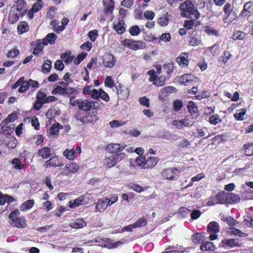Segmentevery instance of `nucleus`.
I'll use <instances>...</instances> for the list:
<instances>
[{"mask_svg": "<svg viewBox=\"0 0 253 253\" xmlns=\"http://www.w3.org/2000/svg\"><path fill=\"white\" fill-rule=\"evenodd\" d=\"M200 249L203 251H213L215 250L216 247L212 242L206 241L203 243Z\"/></svg>", "mask_w": 253, "mask_h": 253, "instance_id": "5701e85b", "label": "nucleus"}, {"mask_svg": "<svg viewBox=\"0 0 253 253\" xmlns=\"http://www.w3.org/2000/svg\"><path fill=\"white\" fill-rule=\"evenodd\" d=\"M61 58L66 64H68L73 61L74 57L70 52H66L61 55Z\"/></svg>", "mask_w": 253, "mask_h": 253, "instance_id": "473e14b6", "label": "nucleus"}, {"mask_svg": "<svg viewBox=\"0 0 253 253\" xmlns=\"http://www.w3.org/2000/svg\"><path fill=\"white\" fill-rule=\"evenodd\" d=\"M37 156L44 159H47L51 156V149L48 147H42L38 150Z\"/></svg>", "mask_w": 253, "mask_h": 253, "instance_id": "f3484780", "label": "nucleus"}, {"mask_svg": "<svg viewBox=\"0 0 253 253\" xmlns=\"http://www.w3.org/2000/svg\"><path fill=\"white\" fill-rule=\"evenodd\" d=\"M46 45H44V43L42 41H39L37 42L36 46L35 48L34 49V51L33 52V54L34 55H37L40 53L42 49L43 48L44 46Z\"/></svg>", "mask_w": 253, "mask_h": 253, "instance_id": "a19ab883", "label": "nucleus"}, {"mask_svg": "<svg viewBox=\"0 0 253 253\" xmlns=\"http://www.w3.org/2000/svg\"><path fill=\"white\" fill-rule=\"evenodd\" d=\"M17 140L13 137H8V141L6 143L7 146L8 148L11 149L15 148L17 146Z\"/></svg>", "mask_w": 253, "mask_h": 253, "instance_id": "13d9d810", "label": "nucleus"}, {"mask_svg": "<svg viewBox=\"0 0 253 253\" xmlns=\"http://www.w3.org/2000/svg\"><path fill=\"white\" fill-rule=\"evenodd\" d=\"M245 37V34L241 31H236L234 33L233 38L234 40H242Z\"/></svg>", "mask_w": 253, "mask_h": 253, "instance_id": "69168bd1", "label": "nucleus"}, {"mask_svg": "<svg viewBox=\"0 0 253 253\" xmlns=\"http://www.w3.org/2000/svg\"><path fill=\"white\" fill-rule=\"evenodd\" d=\"M103 3L105 14H112L114 9V1L113 0H104Z\"/></svg>", "mask_w": 253, "mask_h": 253, "instance_id": "2eb2a0df", "label": "nucleus"}, {"mask_svg": "<svg viewBox=\"0 0 253 253\" xmlns=\"http://www.w3.org/2000/svg\"><path fill=\"white\" fill-rule=\"evenodd\" d=\"M46 168L49 167H61L63 166V164L60 162L57 157H52L49 160L46 161L45 163Z\"/></svg>", "mask_w": 253, "mask_h": 253, "instance_id": "a211bd4d", "label": "nucleus"}, {"mask_svg": "<svg viewBox=\"0 0 253 253\" xmlns=\"http://www.w3.org/2000/svg\"><path fill=\"white\" fill-rule=\"evenodd\" d=\"M52 67V62L49 60H46L42 66V72L43 73L49 72Z\"/></svg>", "mask_w": 253, "mask_h": 253, "instance_id": "a18cd8bd", "label": "nucleus"}, {"mask_svg": "<svg viewBox=\"0 0 253 253\" xmlns=\"http://www.w3.org/2000/svg\"><path fill=\"white\" fill-rule=\"evenodd\" d=\"M66 91H67L66 87L61 86L60 85H57L52 91V94L53 95L59 94L61 95H65Z\"/></svg>", "mask_w": 253, "mask_h": 253, "instance_id": "f704fd0d", "label": "nucleus"}, {"mask_svg": "<svg viewBox=\"0 0 253 253\" xmlns=\"http://www.w3.org/2000/svg\"><path fill=\"white\" fill-rule=\"evenodd\" d=\"M15 226L18 228H24L26 226V220L23 217L16 218L13 221Z\"/></svg>", "mask_w": 253, "mask_h": 253, "instance_id": "58836bf2", "label": "nucleus"}, {"mask_svg": "<svg viewBox=\"0 0 253 253\" xmlns=\"http://www.w3.org/2000/svg\"><path fill=\"white\" fill-rule=\"evenodd\" d=\"M20 15H21L20 12H18L16 10L11 8L9 13V22L11 24H14L18 20Z\"/></svg>", "mask_w": 253, "mask_h": 253, "instance_id": "dca6fc26", "label": "nucleus"}, {"mask_svg": "<svg viewBox=\"0 0 253 253\" xmlns=\"http://www.w3.org/2000/svg\"><path fill=\"white\" fill-rule=\"evenodd\" d=\"M29 29L28 24L25 21L20 22L17 28L18 33L20 35L27 32L29 30Z\"/></svg>", "mask_w": 253, "mask_h": 253, "instance_id": "393cba45", "label": "nucleus"}, {"mask_svg": "<svg viewBox=\"0 0 253 253\" xmlns=\"http://www.w3.org/2000/svg\"><path fill=\"white\" fill-rule=\"evenodd\" d=\"M198 81V79L190 74H184L179 79V82L186 86L194 85Z\"/></svg>", "mask_w": 253, "mask_h": 253, "instance_id": "39448f33", "label": "nucleus"}, {"mask_svg": "<svg viewBox=\"0 0 253 253\" xmlns=\"http://www.w3.org/2000/svg\"><path fill=\"white\" fill-rule=\"evenodd\" d=\"M121 44L125 47L129 49L137 50L144 49L146 44L141 41H134L132 39H125L121 42Z\"/></svg>", "mask_w": 253, "mask_h": 253, "instance_id": "f03ea898", "label": "nucleus"}, {"mask_svg": "<svg viewBox=\"0 0 253 253\" xmlns=\"http://www.w3.org/2000/svg\"><path fill=\"white\" fill-rule=\"evenodd\" d=\"M116 59L115 57L110 54H106L103 60V65L108 68H113L115 65Z\"/></svg>", "mask_w": 253, "mask_h": 253, "instance_id": "9b49d317", "label": "nucleus"}, {"mask_svg": "<svg viewBox=\"0 0 253 253\" xmlns=\"http://www.w3.org/2000/svg\"><path fill=\"white\" fill-rule=\"evenodd\" d=\"M191 238L193 242L195 243H198L203 240V236L201 233H197L193 235Z\"/></svg>", "mask_w": 253, "mask_h": 253, "instance_id": "680f3d73", "label": "nucleus"}, {"mask_svg": "<svg viewBox=\"0 0 253 253\" xmlns=\"http://www.w3.org/2000/svg\"><path fill=\"white\" fill-rule=\"evenodd\" d=\"M29 86L27 81H24V79L18 89V91L20 93L24 92L29 88Z\"/></svg>", "mask_w": 253, "mask_h": 253, "instance_id": "338daca9", "label": "nucleus"}, {"mask_svg": "<svg viewBox=\"0 0 253 253\" xmlns=\"http://www.w3.org/2000/svg\"><path fill=\"white\" fill-rule=\"evenodd\" d=\"M180 14L185 17L193 16L195 19H198L200 13L198 10L194 8V4L189 0H186L181 3L179 6Z\"/></svg>", "mask_w": 253, "mask_h": 253, "instance_id": "f257e3e1", "label": "nucleus"}, {"mask_svg": "<svg viewBox=\"0 0 253 253\" xmlns=\"http://www.w3.org/2000/svg\"><path fill=\"white\" fill-rule=\"evenodd\" d=\"M87 56V53H81L79 54L76 58L74 59V63L76 65H79Z\"/></svg>", "mask_w": 253, "mask_h": 253, "instance_id": "774afa93", "label": "nucleus"}, {"mask_svg": "<svg viewBox=\"0 0 253 253\" xmlns=\"http://www.w3.org/2000/svg\"><path fill=\"white\" fill-rule=\"evenodd\" d=\"M107 200L104 198L99 199L95 203V210L96 211L99 212H104L107 208L106 202Z\"/></svg>", "mask_w": 253, "mask_h": 253, "instance_id": "4468645a", "label": "nucleus"}, {"mask_svg": "<svg viewBox=\"0 0 253 253\" xmlns=\"http://www.w3.org/2000/svg\"><path fill=\"white\" fill-rule=\"evenodd\" d=\"M17 116L16 113H12L8 116L6 119H5L2 121V125L3 124H8L9 123L12 122L17 119Z\"/></svg>", "mask_w": 253, "mask_h": 253, "instance_id": "4d7b16f0", "label": "nucleus"}, {"mask_svg": "<svg viewBox=\"0 0 253 253\" xmlns=\"http://www.w3.org/2000/svg\"><path fill=\"white\" fill-rule=\"evenodd\" d=\"M89 195L90 194L86 193L85 194L81 195L78 197L80 201V204H81L82 205L88 204L90 200Z\"/></svg>", "mask_w": 253, "mask_h": 253, "instance_id": "de8ad7c7", "label": "nucleus"}, {"mask_svg": "<svg viewBox=\"0 0 253 253\" xmlns=\"http://www.w3.org/2000/svg\"><path fill=\"white\" fill-rule=\"evenodd\" d=\"M188 42L191 45L197 46L200 43L201 41L199 38L191 36L189 38Z\"/></svg>", "mask_w": 253, "mask_h": 253, "instance_id": "bf43d9fd", "label": "nucleus"}, {"mask_svg": "<svg viewBox=\"0 0 253 253\" xmlns=\"http://www.w3.org/2000/svg\"><path fill=\"white\" fill-rule=\"evenodd\" d=\"M208 229L210 232H213L214 233H218L219 231L218 224L214 221L211 222L209 224Z\"/></svg>", "mask_w": 253, "mask_h": 253, "instance_id": "ea45409f", "label": "nucleus"}, {"mask_svg": "<svg viewBox=\"0 0 253 253\" xmlns=\"http://www.w3.org/2000/svg\"><path fill=\"white\" fill-rule=\"evenodd\" d=\"M92 114H91L90 113H87L84 117L85 120L90 123H94L98 120V117L97 116V112L96 110H93Z\"/></svg>", "mask_w": 253, "mask_h": 253, "instance_id": "a878e982", "label": "nucleus"}, {"mask_svg": "<svg viewBox=\"0 0 253 253\" xmlns=\"http://www.w3.org/2000/svg\"><path fill=\"white\" fill-rule=\"evenodd\" d=\"M79 169V166L78 165L72 163L66 165L61 172V174L69 176L72 174L77 172Z\"/></svg>", "mask_w": 253, "mask_h": 253, "instance_id": "0eeeda50", "label": "nucleus"}, {"mask_svg": "<svg viewBox=\"0 0 253 253\" xmlns=\"http://www.w3.org/2000/svg\"><path fill=\"white\" fill-rule=\"evenodd\" d=\"M232 56V55L228 51L225 50L224 51L222 55L220 57L219 61L222 62L224 64L229 65V60Z\"/></svg>", "mask_w": 253, "mask_h": 253, "instance_id": "bb28decb", "label": "nucleus"}, {"mask_svg": "<svg viewBox=\"0 0 253 253\" xmlns=\"http://www.w3.org/2000/svg\"><path fill=\"white\" fill-rule=\"evenodd\" d=\"M57 38V36L55 34L50 33H48L42 41L44 43V45H47L48 44H53L55 43Z\"/></svg>", "mask_w": 253, "mask_h": 253, "instance_id": "6ab92c4d", "label": "nucleus"}, {"mask_svg": "<svg viewBox=\"0 0 253 253\" xmlns=\"http://www.w3.org/2000/svg\"><path fill=\"white\" fill-rule=\"evenodd\" d=\"M43 2L37 1V2L34 3L32 7V11L34 12H37L42 9V8L43 7Z\"/></svg>", "mask_w": 253, "mask_h": 253, "instance_id": "0e129e2a", "label": "nucleus"}, {"mask_svg": "<svg viewBox=\"0 0 253 253\" xmlns=\"http://www.w3.org/2000/svg\"><path fill=\"white\" fill-rule=\"evenodd\" d=\"M124 25L125 23L124 21H119L117 23H114L113 28L118 34H122L126 31V28Z\"/></svg>", "mask_w": 253, "mask_h": 253, "instance_id": "412c9836", "label": "nucleus"}, {"mask_svg": "<svg viewBox=\"0 0 253 253\" xmlns=\"http://www.w3.org/2000/svg\"><path fill=\"white\" fill-rule=\"evenodd\" d=\"M116 89L119 97L122 99H126L129 94V90L128 87L124 86L121 84L116 86Z\"/></svg>", "mask_w": 253, "mask_h": 253, "instance_id": "9d476101", "label": "nucleus"}, {"mask_svg": "<svg viewBox=\"0 0 253 253\" xmlns=\"http://www.w3.org/2000/svg\"><path fill=\"white\" fill-rule=\"evenodd\" d=\"M221 219L224 221H226L230 226H236L238 223L237 221L233 219L231 216H222Z\"/></svg>", "mask_w": 253, "mask_h": 253, "instance_id": "09e8293b", "label": "nucleus"}, {"mask_svg": "<svg viewBox=\"0 0 253 253\" xmlns=\"http://www.w3.org/2000/svg\"><path fill=\"white\" fill-rule=\"evenodd\" d=\"M179 171L175 168H169L164 169L162 173V176L165 179L169 180H175L179 176Z\"/></svg>", "mask_w": 253, "mask_h": 253, "instance_id": "20e7f679", "label": "nucleus"}, {"mask_svg": "<svg viewBox=\"0 0 253 253\" xmlns=\"http://www.w3.org/2000/svg\"><path fill=\"white\" fill-rule=\"evenodd\" d=\"M220 122L221 120L217 114L212 115L209 118V122L212 125H215Z\"/></svg>", "mask_w": 253, "mask_h": 253, "instance_id": "052dcab7", "label": "nucleus"}, {"mask_svg": "<svg viewBox=\"0 0 253 253\" xmlns=\"http://www.w3.org/2000/svg\"><path fill=\"white\" fill-rule=\"evenodd\" d=\"M253 4L251 1H248L244 4V8L241 12V15L246 16L248 13H251L253 10Z\"/></svg>", "mask_w": 253, "mask_h": 253, "instance_id": "cd10ccee", "label": "nucleus"}, {"mask_svg": "<svg viewBox=\"0 0 253 253\" xmlns=\"http://www.w3.org/2000/svg\"><path fill=\"white\" fill-rule=\"evenodd\" d=\"M187 108L188 109L189 112L190 113H194L196 114L198 112V110L197 106L195 103L192 101H189L187 105Z\"/></svg>", "mask_w": 253, "mask_h": 253, "instance_id": "49530a36", "label": "nucleus"}, {"mask_svg": "<svg viewBox=\"0 0 253 253\" xmlns=\"http://www.w3.org/2000/svg\"><path fill=\"white\" fill-rule=\"evenodd\" d=\"M169 13L167 12L166 14L158 19L159 24L162 26H166L168 25L169 19L168 18Z\"/></svg>", "mask_w": 253, "mask_h": 253, "instance_id": "8fccbe9b", "label": "nucleus"}, {"mask_svg": "<svg viewBox=\"0 0 253 253\" xmlns=\"http://www.w3.org/2000/svg\"><path fill=\"white\" fill-rule=\"evenodd\" d=\"M101 104L102 103L99 100H84L80 102L79 108L84 111H89L91 109L93 111L95 110L94 109L99 108Z\"/></svg>", "mask_w": 253, "mask_h": 253, "instance_id": "7ed1b4c3", "label": "nucleus"}, {"mask_svg": "<svg viewBox=\"0 0 253 253\" xmlns=\"http://www.w3.org/2000/svg\"><path fill=\"white\" fill-rule=\"evenodd\" d=\"M227 232L231 235L238 236L239 237H245L246 235V234L242 232L241 230L234 227L229 228Z\"/></svg>", "mask_w": 253, "mask_h": 253, "instance_id": "4c0bfd02", "label": "nucleus"}, {"mask_svg": "<svg viewBox=\"0 0 253 253\" xmlns=\"http://www.w3.org/2000/svg\"><path fill=\"white\" fill-rule=\"evenodd\" d=\"M37 137V140L36 141V144L37 145H39L41 144L44 140L43 136L42 135H38L37 136H34L33 137H31L29 139V141L32 143L34 142V139Z\"/></svg>", "mask_w": 253, "mask_h": 253, "instance_id": "864d4df0", "label": "nucleus"}, {"mask_svg": "<svg viewBox=\"0 0 253 253\" xmlns=\"http://www.w3.org/2000/svg\"><path fill=\"white\" fill-rule=\"evenodd\" d=\"M216 196L220 204L227 203V193L223 191L220 192L216 195Z\"/></svg>", "mask_w": 253, "mask_h": 253, "instance_id": "e433bc0d", "label": "nucleus"}, {"mask_svg": "<svg viewBox=\"0 0 253 253\" xmlns=\"http://www.w3.org/2000/svg\"><path fill=\"white\" fill-rule=\"evenodd\" d=\"M125 145L118 143H112L108 145L107 150L112 154L118 153L124 149Z\"/></svg>", "mask_w": 253, "mask_h": 253, "instance_id": "f8f14e48", "label": "nucleus"}, {"mask_svg": "<svg viewBox=\"0 0 253 253\" xmlns=\"http://www.w3.org/2000/svg\"><path fill=\"white\" fill-rule=\"evenodd\" d=\"M227 203L230 204L236 203L240 201V197L233 193H227Z\"/></svg>", "mask_w": 253, "mask_h": 253, "instance_id": "72a5a7b5", "label": "nucleus"}, {"mask_svg": "<svg viewBox=\"0 0 253 253\" xmlns=\"http://www.w3.org/2000/svg\"><path fill=\"white\" fill-rule=\"evenodd\" d=\"M12 164L16 169H24V165L22 164L18 158H14L12 161Z\"/></svg>", "mask_w": 253, "mask_h": 253, "instance_id": "c03bdc74", "label": "nucleus"}, {"mask_svg": "<svg viewBox=\"0 0 253 253\" xmlns=\"http://www.w3.org/2000/svg\"><path fill=\"white\" fill-rule=\"evenodd\" d=\"M105 85L107 87L113 88L115 86L112 76H107L105 80Z\"/></svg>", "mask_w": 253, "mask_h": 253, "instance_id": "5fc2aeb1", "label": "nucleus"}, {"mask_svg": "<svg viewBox=\"0 0 253 253\" xmlns=\"http://www.w3.org/2000/svg\"><path fill=\"white\" fill-rule=\"evenodd\" d=\"M34 205L33 200H29L24 202L20 207L21 211H25L31 209Z\"/></svg>", "mask_w": 253, "mask_h": 253, "instance_id": "7c9ffc66", "label": "nucleus"}, {"mask_svg": "<svg viewBox=\"0 0 253 253\" xmlns=\"http://www.w3.org/2000/svg\"><path fill=\"white\" fill-rule=\"evenodd\" d=\"M63 156L69 161H73L74 159L78 157V155L76 154V152L74 149H66L63 153Z\"/></svg>", "mask_w": 253, "mask_h": 253, "instance_id": "aec40b11", "label": "nucleus"}, {"mask_svg": "<svg viewBox=\"0 0 253 253\" xmlns=\"http://www.w3.org/2000/svg\"><path fill=\"white\" fill-rule=\"evenodd\" d=\"M14 201L13 197L0 192V206L4 205L5 203H12Z\"/></svg>", "mask_w": 253, "mask_h": 253, "instance_id": "4be33fe9", "label": "nucleus"}, {"mask_svg": "<svg viewBox=\"0 0 253 253\" xmlns=\"http://www.w3.org/2000/svg\"><path fill=\"white\" fill-rule=\"evenodd\" d=\"M60 125L58 123H54L50 129V132L52 135H57L60 128Z\"/></svg>", "mask_w": 253, "mask_h": 253, "instance_id": "6e6d98bb", "label": "nucleus"}, {"mask_svg": "<svg viewBox=\"0 0 253 253\" xmlns=\"http://www.w3.org/2000/svg\"><path fill=\"white\" fill-rule=\"evenodd\" d=\"M65 95H67L71 98H75V96L78 93V91L76 89L73 87H66Z\"/></svg>", "mask_w": 253, "mask_h": 253, "instance_id": "603ef678", "label": "nucleus"}, {"mask_svg": "<svg viewBox=\"0 0 253 253\" xmlns=\"http://www.w3.org/2000/svg\"><path fill=\"white\" fill-rule=\"evenodd\" d=\"M134 163H132V162L130 163V165L131 167H134V168H136L139 167H146L145 164V159L144 157H138L134 162Z\"/></svg>", "mask_w": 253, "mask_h": 253, "instance_id": "c85d7f7f", "label": "nucleus"}, {"mask_svg": "<svg viewBox=\"0 0 253 253\" xmlns=\"http://www.w3.org/2000/svg\"><path fill=\"white\" fill-rule=\"evenodd\" d=\"M241 245V244H239L236 239H225L223 240L221 243L219 245V247L227 249L228 248H233L234 247H240Z\"/></svg>", "mask_w": 253, "mask_h": 253, "instance_id": "1a4fd4ad", "label": "nucleus"}, {"mask_svg": "<svg viewBox=\"0 0 253 253\" xmlns=\"http://www.w3.org/2000/svg\"><path fill=\"white\" fill-rule=\"evenodd\" d=\"M147 221L144 217L139 218L134 223H133L135 228H140L146 225Z\"/></svg>", "mask_w": 253, "mask_h": 253, "instance_id": "37998d69", "label": "nucleus"}, {"mask_svg": "<svg viewBox=\"0 0 253 253\" xmlns=\"http://www.w3.org/2000/svg\"><path fill=\"white\" fill-rule=\"evenodd\" d=\"M86 221L83 218H79L75 222L71 223V226L75 229H79L86 225Z\"/></svg>", "mask_w": 253, "mask_h": 253, "instance_id": "c756f323", "label": "nucleus"}, {"mask_svg": "<svg viewBox=\"0 0 253 253\" xmlns=\"http://www.w3.org/2000/svg\"><path fill=\"white\" fill-rule=\"evenodd\" d=\"M194 124L193 118L185 117L181 120H174L172 122V125L178 129L183 128L184 127L192 126Z\"/></svg>", "mask_w": 253, "mask_h": 253, "instance_id": "423d86ee", "label": "nucleus"}, {"mask_svg": "<svg viewBox=\"0 0 253 253\" xmlns=\"http://www.w3.org/2000/svg\"><path fill=\"white\" fill-rule=\"evenodd\" d=\"M8 124H3L2 125V122L0 124V126H1L0 133L3 134H9V131H12L14 126L13 125H10V126H7Z\"/></svg>", "mask_w": 253, "mask_h": 253, "instance_id": "2f4dec72", "label": "nucleus"}, {"mask_svg": "<svg viewBox=\"0 0 253 253\" xmlns=\"http://www.w3.org/2000/svg\"><path fill=\"white\" fill-rule=\"evenodd\" d=\"M246 113V109L245 108H242L237 110V112L234 115V117L237 120L243 121Z\"/></svg>", "mask_w": 253, "mask_h": 253, "instance_id": "c9c22d12", "label": "nucleus"}, {"mask_svg": "<svg viewBox=\"0 0 253 253\" xmlns=\"http://www.w3.org/2000/svg\"><path fill=\"white\" fill-rule=\"evenodd\" d=\"M157 160L155 157H150L145 162L146 167H153L157 164Z\"/></svg>", "mask_w": 253, "mask_h": 253, "instance_id": "3c124183", "label": "nucleus"}, {"mask_svg": "<svg viewBox=\"0 0 253 253\" xmlns=\"http://www.w3.org/2000/svg\"><path fill=\"white\" fill-rule=\"evenodd\" d=\"M37 99L43 103H45L46 95L45 93L40 90L37 94Z\"/></svg>", "mask_w": 253, "mask_h": 253, "instance_id": "e2e57ef3", "label": "nucleus"}, {"mask_svg": "<svg viewBox=\"0 0 253 253\" xmlns=\"http://www.w3.org/2000/svg\"><path fill=\"white\" fill-rule=\"evenodd\" d=\"M245 154L246 155L251 156L253 155V144L248 143L244 145Z\"/></svg>", "mask_w": 253, "mask_h": 253, "instance_id": "79ce46f5", "label": "nucleus"}, {"mask_svg": "<svg viewBox=\"0 0 253 253\" xmlns=\"http://www.w3.org/2000/svg\"><path fill=\"white\" fill-rule=\"evenodd\" d=\"M104 165L107 168H111L115 165L117 163L113 155H111L106 158L104 161Z\"/></svg>", "mask_w": 253, "mask_h": 253, "instance_id": "b1692460", "label": "nucleus"}, {"mask_svg": "<svg viewBox=\"0 0 253 253\" xmlns=\"http://www.w3.org/2000/svg\"><path fill=\"white\" fill-rule=\"evenodd\" d=\"M11 8L16 10L18 12H20V13H21V16H23L26 14L27 9L26 2L24 0H18L15 1Z\"/></svg>", "mask_w": 253, "mask_h": 253, "instance_id": "6e6552de", "label": "nucleus"}, {"mask_svg": "<svg viewBox=\"0 0 253 253\" xmlns=\"http://www.w3.org/2000/svg\"><path fill=\"white\" fill-rule=\"evenodd\" d=\"M188 54L187 53L183 52L176 58V61L180 67H184L188 65Z\"/></svg>", "mask_w": 253, "mask_h": 253, "instance_id": "ddd939ff", "label": "nucleus"}]
</instances>
